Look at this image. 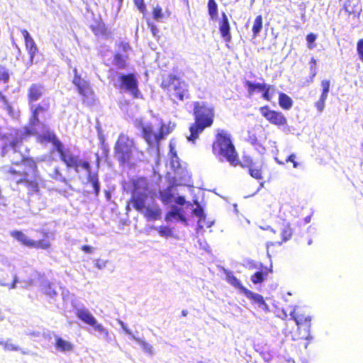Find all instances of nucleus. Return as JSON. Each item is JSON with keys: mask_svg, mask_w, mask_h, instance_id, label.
<instances>
[{"mask_svg": "<svg viewBox=\"0 0 363 363\" xmlns=\"http://www.w3.org/2000/svg\"><path fill=\"white\" fill-rule=\"evenodd\" d=\"M194 115L195 121L190 125L186 138L189 142L195 144L204 129L213 124V108L205 101H196L194 103Z\"/></svg>", "mask_w": 363, "mask_h": 363, "instance_id": "1", "label": "nucleus"}, {"mask_svg": "<svg viewBox=\"0 0 363 363\" xmlns=\"http://www.w3.org/2000/svg\"><path fill=\"white\" fill-rule=\"evenodd\" d=\"M56 151L60 154V160L68 168H73L78 173L81 167L87 172V180L91 184L95 195L97 196L100 192V184L97 174L91 173L89 163L81 160L79 156L74 155L70 149L65 148L63 144Z\"/></svg>", "mask_w": 363, "mask_h": 363, "instance_id": "2", "label": "nucleus"}, {"mask_svg": "<svg viewBox=\"0 0 363 363\" xmlns=\"http://www.w3.org/2000/svg\"><path fill=\"white\" fill-rule=\"evenodd\" d=\"M213 152L221 161L225 159L233 166L238 164V155L230 135L224 130H218L216 140L213 145Z\"/></svg>", "mask_w": 363, "mask_h": 363, "instance_id": "3", "label": "nucleus"}, {"mask_svg": "<svg viewBox=\"0 0 363 363\" xmlns=\"http://www.w3.org/2000/svg\"><path fill=\"white\" fill-rule=\"evenodd\" d=\"M135 127L141 130L143 139L147 143L150 154L159 156V142L162 140L167 132H164V125H162L157 130L150 123H144L142 119H135Z\"/></svg>", "mask_w": 363, "mask_h": 363, "instance_id": "4", "label": "nucleus"}, {"mask_svg": "<svg viewBox=\"0 0 363 363\" xmlns=\"http://www.w3.org/2000/svg\"><path fill=\"white\" fill-rule=\"evenodd\" d=\"M31 116L29 119L28 125L25 128L26 134H36L45 128L44 122L40 120L50 108L48 99H43L39 104H29Z\"/></svg>", "mask_w": 363, "mask_h": 363, "instance_id": "5", "label": "nucleus"}, {"mask_svg": "<svg viewBox=\"0 0 363 363\" xmlns=\"http://www.w3.org/2000/svg\"><path fill=\"white\" fill-rule=\"evenodd\" d=\"M162 87L167 90L173 100L181 101L189 98V85L174 75H169L162 82Z\"/></svg>", "mask_w": 363, "mask_h": 363, "instance_id": "6", "label": "nucleus"}, {"mask_svg": "<svg viewBox=\"0 0 363 363\" xmlns=\"http://www.w3.org/2000/svg\"><path fill=\"white\" fill-rule=\"evenodd\" d=\"M150 190L146 178H139L134 182V189L132 194L133 207L139 212H143L145 203L148 201Z\"/></svg>", "mask_w": 363, "mask_h": 363, "instance_id": "7", "label": "nucleus"}, {"mask_svg": "<svg viewBox=\"0 0 363 363\" xmlns=\"http://www.w3.org/2000/svg\"><path fill=\"white\" fill-rule=\"evenodd\" d=\"M135 148L132 139L125 135H121L114 147L115 157L122 164H131L133 152Z\"/></svg>", "mask_w": 363, "mask_h": 363, "instance_id": "8", "label": "nucleus"}, {"mask_svg": "<svg viewBox=\"0 0 363 363\" xmlns=\"http://www.w3.org/2000/svg\"><path fill=\"white\" fill-rule=\"evenodd\" d=\"M22 143L13 140L9 145L5 144L1 150V156L8 155L12 164L19 165L26 156L21 152Z\"/></svg>", "mask_w": 363, "mask_h": 363, "instance_id": "9", "label": "nucleus"}, {"mask_svg": "<svg viewBox=\"0 0 363 363\" xmlns=\"http://www.w3.org/2000/svg\"><path fill=\"white\" fill-rule=\"evenodd\" d=\"M120 89L123 92L130 94L134 98H139L138 82L133 74H121L119 77Z\"/></svg>", "mask_w": 363, "mask_h": 363, "instance_id": "10", "label": "nucleus"}, {"mask_svg": "<svg viewBox=\"0 0 363 363\" xmlns=\"http://www.w3.org/2000/svg\"><path fill=\"white\" fill-rule=\"evenodd\" d=\"M9 172L13 175V180L17 184L24 185L29 191L37 192L38 191V183L37 179H29L28 172H23L22 174L18 173L12 167L10 168Z\"/></svg>", "mask_w": 363, "mask_h": 363, "instance_id": "11", "label": "nucleus"}, {"mask_svg": "<svg viewBox=\"0 0 363 363\" xmlns=\"http://www.w3.org/2000/svg\"><path fill=\"white\" fill-rule=\"evenodd\" d=\"M259 111L268 121L274 125L281 126L287 123V120L282 113L271 110L267 106L261 107Z\"/></svg>", "mask_w": 363, "mask_h": 363, "instance_id": "12", "label": "nucleus"}, {"mask_svg": "<svg viewBox=\"0 0 363 363\" xmlns=\"http://www.w3.org/2000/svg\"><path fill=\"white\" fill-rule=\"evenodd\" d=\"M73 73L72 83L77 87L79 94L85 97L89 96L92 92L89 82L81 77L76 67L73 69Z\"/></svg>", "mask_w": 363, "mask_h": 363, "instance_id": "13", "label": "nucleus"}, {"mask_svg": "<svg viewBox=\"0 0 363 363\" xmlns=\"http://www.w3.org/2000/svg\"><path fill=\"white\" fill-rule=\"evenodd\" d=\"M35 135H38L41 142L51 143L55 149L57 150L60 147L62 143L57 138V135L53 131H51L45 124V128L39 131Z\"/></svg>", "mask_w": 363, "mask_h": 363, "instance_id": "14", "label": "nucleus"}, {"mask_svg": "<svg viewBox=\"0 0 363 363\" xmlns=\"http://www.w3.org/2000/svg\"><path fill=\"white\" fill-rule=\"evenodd\" d=\"M183 213L184 210L182 208L173 205L171 206V209L167 213L165 220L170 222L175 220L182 222L186 226L188 225V222Z\"/></svg>", "mask_w": 363, "mask_h": 363, "instance_id": "15", "label": "nucleus"}, {"mask_svg": "<svg viewBox=\"0 0 363 363\" xmlns=\"http://www.w3.org/2000/svg\"><path fill=\"white\" fill-rule=\"evenodd\" d=\"M144 214V216L148 220H156L160 218L162 215V211L160 208L155 203L149 204L147 201L145 203V207L143 212H140Z\"/></svg>", "mask_w": 363, "mask_h": 363, "instance_id": "16", "label": "nucleus"}, {"mask_svg": "<svg viewBox=\"0 0 363 363\" xmlns=\"http://www.w3.org/2000/svg\"><path fill=\"white\" fill-rule=\"evenodd\" d=\"M21 31L25 40L26 48L30 55V64L31 65L33 62L34 55L38 52V48L27 30L23 29Z\"/></svg>", "mask_w": 363, "mask_h": 363, "instance_id": "17", "label": "nucleus"}, {"mask_svg": "<svg viewBox=\"0 0 363 363\" xmlns=\"http://www.w3.org/2000/svg\"><path fill=\"white\" fill-rule=\"evenodd\" d=\"M92 330L94 332H91L94 335L97 337L99 339L106 341L109 343L112 340L111 334L108 331V330L105 328L102 324L99 323L98 321L96 322L92 326Z\"/></svg>", "mask_w": 363, "mask_h": 363, "instance_id": "18", "label": "nucleus"}, {"mask_svg": "<svg viewBox=\"0 0 363 363\" xmlns=\"http://www.w3.org/2000/svg\"><path fill=\"white\" fill-rule=\"evenodd\" d=\"M45 93V87L40 84H33L28 91L29 104L39 100Z\"/></svg>", "mask_w": 363, "mask_h": 363, "instance_id": "19", "label": "nucleus"}, {"mask_svg": "<svg viewBox=\"0 0 363 363\" xmlns=\"http://www.w3.org/2000/svg\"><path fill=\"white\" fill-rule=\"evenodd\" d=\"M290 315L294 320V321L296 322V325L298 326L303 324L304 323H308V325H307V328L306 329V331L308 335L305 337V339L307 340H312L313 337L310 335V329H311V323H310V322L311 321V316L308 315V316L304 317L303 315H297L296 314V309L295 308H294L291 311Z\"/></svg>", "mask_w": 363, "mask_h": 363, "instance_id": "20", "label": "nucleus"}, {"mask_svg": "<svg viewBox=\"0 0 363 363\" xmlns=\"http://www.w3.org/2000/svg\"><path fill=\"white\" fill-rule=\"evenodd\" d=\"M76 315L79 319L91 327L97 321L91 312L84 307L77 308Z\"/></svg>", "mask_w": 363, "mask_h": 363, "instance_id": "21", "label": "nucleus"}, {"mask_svg": "<svg viewBox=\"0 0 363 363\" xmlns=\"http://www.w3.org/2000/svg\"><path fill=\"white\" fill-rule=\"evenodd\" d=\"M219 30L221 36L225 41L230 42L231 40V35L230 33V24L227 15L225 13L222 14V18L220 22Z\"/></svg>", "mask_w": 363, "mask_h": 363, "instance_id": "22", "label": "nucleus"}, {"mask_svg": "<svg viewBox=\"0 0 363 363\" xmlns=\"http://www.w3.org/2000/svg\"><path fill=\"white\" fill-rule=\"evenodd\" d=\"M242 294L249 299L252 300L261 308L267 307V304L260 294L252 292L247 289H242Z\"/></svg>", "mask_w": 363, "mask_h": 363, "instance_id": "23", "label": "nucleus"}, {"mask_svg": "<svg viewBox=\"0 0 363 363\" xmlns=\"http://www.w3.org/2000/svg\"><path fill=\"white\" fill-rule=\"evenodd\" d=\"M55 340L57 350L62 352H71L73 350L74 345L72 342L62 339L58 335H55Z\"/></svg>", "mask_w": 363, "mask_h": 363, "instance_id": "24", "label": "nucleus"}, {"mask_svg": "<svg viewBox=\"0 0 363 363\" xmlns=\"http://www.w3.org/2000/svg\"><path fill=\"white\" fill-rule=\"evenodd\" d=\"M223 272L225 274L226 281L233 286V287L238 289L240 290V292L242 293V289H246L242 286L240 281L234 276L233 273L225 268H223Z\"/></svg>", "mask_w": 363, "mask_h": 363, "instance_id": "25", "label": "nucleus"}, {"mask_svg": "<svg viewBox=\"0 0 363 363\" xmlns=\"http://www.w3.org/2000/svg\"><path fill=\"white\" fill-rule=\"evenodd\" d=\"M11 235L25 246L32 247V246L33 245L34 240L29 238L26 234L22 233L21 231H12L11 232Z\"/></svg>", "mask_w": 363, "mask_h": 363, "instance_id": "26", "label": "nucleus"}, {"mask_svg": "<svg viewBox=\"0 0 363 363\" xmlns=\"http://www.w3.org/2000/svg\"><path fill=\"white\" fill-rule=\"evenodd\" d=\"M23 163L26 168L32 173L30 179H36L38 176V167L35 160L32 158L25 157Z\"/></svg>", "mask_w": 363, "mask_h": 363, "instance_id": "27", "label": "nucleus"}, {"mask_svg": "<svg viewBox=\"0 0 363 363\" xmlns=\"http://www.w3.org/2000/svg\"><path fill=\"white\" fill-rule=\"evenodd\" d=\"M197 206L193 210V213L199 217V220L197 223V228L196 230L199 232L200 230L203 228V225L202 224V222L205 221L206 214L203 211V209L202 207L199 204V203L196 202Z\"/></svg>", "mask_w": 363, "mask_h": 363, "instance_id": "28", "label": "nucleus"}, {"mask_svg": "<svg viewBox=\"0 0 363 363\" xmlns=\"http://www.w3.org/2000/svg\"><path fill=\"white\" fill-rule=\"evenodd\" d=\"M249 173L250 176L256 179H261L262 177L260 166L254 163L252 159H249Z\"/></svg>", "mask_w": 363, "mask_h": 363, "instance_id": "29", "label": "nucleus"}, {"mask_svg": "<svg viewBox=\"0 0 363 363\" xmlns=\"http://www.w3.org/2000/svg\"><path fill=\"white\" fill-rule=\"evenodd\" d=\"M279 106L286 110H289L293 105L292 99L284 93H279Z\"/></svg>", "mask_w": 363, "mask_h": 363, "instance_id": "30", "label": "nucleus"}, {"mask_svg": "<svg viewBox=\"0 0 363 363\" xmlns=\"http://www.w3.org/2000/svg\"><path fill=\"white\" fill-rule=\"evenodd\" d=\"M169 16V13L166 15L165 13L162 11V7L160 6H156L153 9L152 16L153 18L157 21L163 22L164 19L168 18Z\"/></svg>", "mask_w": 363, "mask_h": 363, "instance_id": "31", "label": "nucleus"}, {"mask_svg": "<svg viewBox=\"0 0 363 363\" xmlns=\"http://www.w3.org/2000/svg\"><path fill=\"white\" fill-rule=\"evenodd\" d=\"M267 276V272H264L262 270H259L251 276L250 280L254 284H260L265 280Z\"/></svg>", "mask_w": 363, "mask_h": 363, "instance_id": "32", "label": "nucleus"}, {"mask_svg": "<svg viewBox=\"0 0 363 363\" xmlns=\"http://www.w3.org/2000/svg\"><path fill=\"white\" fill-rule=\"evenodd\" d=\"M160 196L161 201L165 204L171 203L174 197L170 189L161 191L160 192Z\"/></svg>", "mask_w": 363, "mask_h": 363, "instance_id": "33", "label": "nucleus"}, {"mask_svg": "<svg viewBox=\"0 0 363 363\" xmlns=\"http://www.w3.org/2000/svg\"><path fill=\"white\" fill-rule=\"evenodd\" d=\"M43 292L50 296V297H54L55 296L57 295V291H56V288H55V286L54 284H50V283H48V282H45L44 284L43 285Z\"/></svg>", "mask_w": 363, "mask_h": 363, "instance_id": "34", "label": "nucleus"}, {"mask_svg": "<svg viewBox=\"0 0 363 363\" xmlns=\"http://www.w3.org/2000/svg\"><path fill=\"white\" fill-rule=\"evenodd\" d=\"M133 340H134L135 341H136L137 342H138L140 345L142 349L144 350L145 352L150 354H153V348L151 345L146 342L145 340H143L139 337H137L136 336H133Z\"/></svg>", "mask_w": 363, "mask_h": 363, "instance_id": "35", "label": "nucleus"}, {"mask_svg": "<svg viewBox=\"0 0 363 363\" xmlns=\"http://www.w3.org/2000/svg\"><path fill=\"white\" fill-rule=\"evenodd\" d=\"M262 28V16L259 15L255 18V19L254 21L253 26H252V32H253L254 37H257L259 35Z\"/></svg>", "mask_w": 363, "mask_h": 363, "instance_id": "36", "label": "nucleus"}, {"mask_svg": "<svg viewBox=\"0 0 363 363\" xmlns=\"http://www.w3.org/2000/svg\"><path fill=\"white\" fill-rule=\"evenodd\" d=\"M208 9L211 18L214 19L218 15V6L215 0H208Z\"/></svg>", "mask_w": 363, "mask_h": 363, "instance_id": "37", "label": "nucleus"}, {"mask_svg": "<svg viewBox=\"0 0 363 363\" xmlns=\"http://www.w3.org/2000/svg\"><path fill=\"white\" fill-rule=\"evenodd\" d=\"M6 351H21L22 354H26L27 352L23 351L19 346L14 345L10 339H8L5 342V348Z\"/></svg>", "mask_w": 363, "mask_h": 363, "instance_id": "38", "label": "nucleus"}, {"mask_svg": "<svg viewBox=\"0 0 363 363\" xmlns=\"http://www.w3.org/2000/svg\"><path fill=\"white\" fill-rule=\"evenodd\" d=\"M244 266L250 270H252V269L262 270L263 268V265L262 263L255 262L252 259L246 260L245 263L244 264Z\"/></svg>", "mask_w": 363, "mask_h": 363, "instance_id": "39", "label": "nucleus"}, {"mask_svg": "<svg viewBox=\"0 0 363 363\" xmlns=\"http://www.w3.org/2000/svg\"><path fill=\"white\" fill-rule=\"evenodd\" d=\"M50 247V242L46 239H43L40 240H34L33 241V245L32 246L33 248L36 249H43L46 250Z\"/></svg>", "mask_w": 363, "mask_h": 363, "instance_id": "40", "label": "nucleus"}, {"mask_svg": "<svg viewBox=\"0 0 363 363\" xmlns=\"http://www.w3.org/2000/svg\"><path fill=\"white\" fill-rule=\"evenodd\" d=\"M316 65H317V60L314 57H312L309 62V65H310L309 66V69H310V80H309V82H312L313 81V79L317 74Z\"/></svg>", "mask_w": 363, "mask_h": 363, "instance_id": "41", "label": "nucleus"}, {"mask_svg": "<svg viewBox=\"0 0 363 363\" xmlns=\"http://www.w3.org/2000/svg\"><path fill=\"white\" fill-rule=\"evenodd\" d=\"M292 229L289 224L284 226L281 230L282 242H286L291 239L292 235Z\"/></svg>", "mask_w": 363, "mask_h": 363, "instance_id": "42", "label": "nucleus"}, {"mask_svg": "<svg viewBox=\"0 0 363 363\" xmlns=\"http://www.w3.org/2000/svg\"><path fill=\"white\" fill-rule=\"evenodd\" d=\"M50 176L53 179L60 181L65 184L67 183L66 178L64 176H62L58 167H55L53 169L52 172L50 174Z\"/></svg>", "mask_w": 363, "mask_h": 363, "instance_id": "43", "label": "nucleus"}, {"mask_svg": "<svg viewBox=\"0 0 363 363\" xmlns=\"http://www.w3.org/2000/svg\"><path fill=\"white\" fill-rule=\"evenodd\" d=\"M157 230L162 237L168 238L172 235V230L167 226H160Z\"/></svg>", "mask_w": 363, "mask_h": 363, "instance_id": "44", "label": "nucleus"}, {"mask_svg": "<svg viewBox=\"0 0 363 363\" xmlns=\"http://www.w3.org/2000/svg\"><path fill=\"white\" fill-rule=\"evenodd\" d=\"M328 96L320 95V99L315 102V106L319 113H322L325 108V102Z\"/></svg>", "mask_w": 363, "mask_h": 363, "instance_id": "45", "label": "nucleus"}, {"mask_svg": "<svg viewBox=\"0 0 363 363\" xmlns=\"http://www.w3.org/2000/svg\"><path fill=\"white\" fill-rule=\"evenodd\" d=\"M19 283L18 277L16 275H14L13 282L11 284H9L3 281H0V286H8L10 289H13L17 287V284Z\"/></svg>", "mask_w": 363, "mask_h": 363, "instance_id": "46", "label": "nucleus"}, {"mask_svg": "<svg viewBox=\"0 0 363 363\" xmlns=\"http://www.w3.org/2000/svg\"><path fill=\"white\" fill-rule=\"evenodd\" d=\"M9 80V74L4 67H0V81L7 83Z\"/></svg>", "mask_w": 363, "mask_h": 363, "instance_id": "47", "label": "nucleus"}, {"mask_svg": "<svg viewBox=\"0 0 363 363\" xmlns=\"http://www.w3.org/2000/svg\"><path fill=\"white\" fill-rule=\"evenodd\" d=\"M321 86L323 88L321 95L328 96L329 90H330V81L329 80H323L321 82Z\"/></svg>", "mask_w": 363, "mask_h": 363, "instance_id": "48", "label": "nucleus"}, {"mask_svg": "<svg viewBox=\"0 0 363 363\" xmlns=\"http://www.w3.org/2000/svg\"><path fill=\"white\" fill-rule=\"evenodd\" d=\"M316 35L313 33H310L306 37V40L308 43V47L309 49H313L315 48V45H313L314 42L316 40Z\"/></svg>", "mask_w": 363, "mask_h": 363, "instance_id": "49", "label": "nucleus"}, {"mask_svg": "<svg viewBox=\"0 0 363 363\" xmlns=\"http://www.w3.org/2000/svg\"><path fill=\"white\" fill-rule=\"evenodd\" d=\"M344 9L348 14H352L356 12V10L354 9V6H352V1H347L344 4Z\"/></svg>", "mask_w": 363, "mask_h": 363, "instance_id": "50", "label": "nucleus"}, {"mask_svg": "<svg viewBox=\"0 0 363 363\" xmlns=\"http://www.w3.org/2000/svg\"><path fill=\"white\" fill-rule=\"evenodd\" d=\"M147 26L148 28L150 29L152 34L154 37H158L159 35V29L157 28V26L155 25V23L152 21H147Z\"/></svg>", "mask_w": 363, "mask_h": 363, "instance_id": "51", "label": "nucleus"}, {"mask_svg": "<svg viewBox=\"0 0 363 363\" xmlns=\"http://www.w3.org/2000/svg\"><path fill=\"white\" fill-rule=\"evenodd\" d=\"M114 61L116 65L118 67H123L125 66V60L123 57V56L120 54H117L115 55Z\"/></svg>", "mask_w": 363, "mask_h": 363, "instance_id": "52", "label": "nucleus"}, {"mask_svg": "<svg viewBox=\"0 0 363 363\" xmlns=\"http://www.w3.org/2000/svg\"><path fill=\"white\" fill-rule=\"evenodd\" d=\"M118 324L121 326L122 329L128 334L130 338L133 339V336H135L132 332L128 328L127 325L121 320H118Z\"/></svg>", "mask_w": 363, "mask_h": 363, "instance_id": "53", "label": "nucleus"}, {"mask_svg": "<svg viewBox=\"0 0 363 363\" xmlns=\"http://www.w3.org/2000/svg\"><path fill=\"white\" fill-rule=\"evenodd\" d=\"M296 155L294 154H291L286 159V162H292L293 163V167L294 168H297L298 166H299V163L297 162L296 160Z\"/></svg>", "mask_w": 363, "mask_h": 363, "instance_id": "54", "label": "nucleus"}, {"mask_svg": "<svg viewBox=\"0 0 363 363\" xmlns=\"http://www.w3.org/2000/svg\"><path fill=\"white\" fill-rule=\"evenodd\" d=\"M245 86L248 88V92L250 94H252V93L256 90L255 83L250 81L247 80L245 82Z\"/></svg>", "mask_w": 363, "mask_h": 363, "instance_id": "55", "label": "nucleus"}, {"mask_svg": "<svg viewBox=\"0 0 363 363\" xmlns=\"http://www.w3.org/2000/svg\"><path fill=\"white\" fill-rule=\"evenodd\" d=\"M135 6L138 7L140 12H144L145 9V5L143 0H134Z\"/></svg>", "mask_w": 363, "mask_h": 363, "instance_id": "56", "label": "nucleus"}, {"mask_svg": "<svg viewBox=\"0 0 363 363\" xmlns=\"http://www.w3.org/2000/svg\"><path fill=\"white\" fill-rule=\"evenodd\" d=\"M255 87L256 89H258L259 91H263L264 89H272V86L268 85L267 84H260V83H255Z\"/></svg>", "mask_w": 363, "mask_h": 363, "instance_id": "57", "label": "nucleus"}, {"mask_svg": "<svg viewBox=\"0 0 363 363\" xmlns=\"http://www.w3.org/2000/svg\"><path fill=\"white\" fill-rule=\"evenodd\" d=\"M107 261H104L101 259H97L95 263L96 267L99 269H102L106 267Z\"/></svg>", "mask_w": 363, "mask_h": 363, "instance_id": "58", "label": "nucleus"}, {"mask_svg": "<svg viewBox=\"0 0 363 363\" xmlns=\"http://www.w3.org/2000/svg\"><path fill=\"white\" fill-rule=\"evenodd\" d=\"M357 51L362 59H363V39L359 40L357 43Z\"/></svg>", "mask_w": 363, "mask_h": 363, "instance_id": "59", "label": "nucleus"}, {"mask_svg": "<svg viewBox=\"0 0 363 363\" xmlns=\"http://www.w3.org/2000/svg\"><path fill=\"white\" fill-rule=\"evenodd\" d=\"M19 283L21 284V287L23 288H27L33 284V280L29 279L28 280L25 281H19Z\"/></svg>", "mask_w": 363, "mask_h": 363, "instance_id": "60", "label": "nucleus"}, {"mask_svg": "<svg viewBox=\"0 0 363 363\" xmlns=\"http://www.w3.org/2000/svg\"><path fill=\"white\" fill-rule=\"evenodd\" d=\"M185 202H186V200L184 196H179L177 198H176V199H175V203L180 206L184 205L185 203Z\"/></svg>", "mask_w": 363, "mask_h": 363, "instance_id": "61", "label": "nucleus"}, {"mask_svg": "<svg viewBox=\"0 0 363 363\" xmlns=\"http://www.w3.org/2000/svg\"><path fill=\"white\" fill-rule=\"evenodd\" d=\"M82 251H84L86 253L91 254L93 252V247L89 245H84L82 247Z\"/></svg>", "mask_w": 363, "mask_h": 363, "instance_id": "62", "label": "nucleus"}, {"mask_svg": "<svg viewBox=\"0 0 363 363\" xmlns=\"http://www.w3.org/2000/svg\"><path fill=\"white\" fill-rule=\"evenodd\" d=\"M271 89H264L263 91H264V93L262 94V97L264 99L267 100V101H270V96H269V91H270Z\"/></svg>", "mask_w": 363, "mask_h": 363, "instance_id": "63", "label": "nucleus"}, {"mask_svg": "<svg viewBox=\"0 0 363 363\" xmlns=\"http://www.w3.org/2000/svg\"><path fill=\"white\" fill-rule=\"evenodd\" d=\"M249 159L251 158L250 157H245L242 163H241V165L242 167H247L250 169Z\"/></svg>", "mask_w": 363, "mask_h": 363, "instance_id": "64", "label": "nucleus"}]
</instances>
